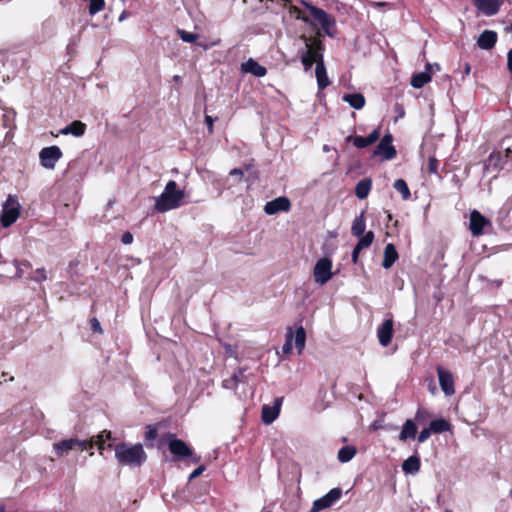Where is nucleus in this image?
<instances>
[{"instance_id":"17","label":"nucleus","mask_w":512,"mask_h":512,"mask_svg":"<svg viewBox=\"0 0 512 512\" xmlns=\"http://www.w3.org/2000/svg\"><path fill=\"white\" fill-rule=\"evenodd\" d=\"M393 335V320L386 319L377 329V337L379 343L386 347L391 342Z\"/></svg>"},{"instance_id":"54","label":"nucleus","mask_w":512,"mask_h":512,"mask_svg":"<svg viewBox=\"0 0 512 512\" xmlns=\"http://www.w3.org/2000/svg\"><path fill=\"white\" fill-rule=\"evenodd\" d=\"M433 69L439 71L440 70V65L438 63L427 64L426 65V70H428L430 73L432 72Z\"/></svg>"},{"instance_id":"42","label":"nucleus","mask_w":512,"mask_h":512,"mask_svg":"<svg viewBox=\"0 0 512 512\" xmlns=\"http://www.w3.org/2000/svg\"><path fill=\"white\" fill-rule=\"evenodd\" d=\"M431 429L430 428H424L421 430V432L418 435V441L420 443H424L431 435Z\"/></svg>"},{"instance_id":"38","label":"nucleus","mask_w":512,"mask_h":512,"mask_svg":"<svg viewBox=\"0 0 512 512\" xmlns=\"http://www.w3.org/2000/svg\"><path fill=\"white\" fill-rule=\"evenodd\" d=\"M177 33H178L179 37L181 38V40L186 43H195L197 41V39L199 38L198 34L191 33V32L185 31V30H181V29H179L177 31Z\"/></svg>"},{"instance_id":"28","label":"nucleus","mask_w":512,"mask_h":512,"mask_svg":"<svg viewBox=\"0 0 512 512\" xmlns=\"http://www.w3.org/2000/svg\"><path fill=\"white\" fill-rule=\"evenodd\" d=\"M430 81L431 73L425 69V71L413 75L410 83L412 87L420 89Z\"/></svg>"},{"instance_id":"1","label":"nucleus","mask_w":512,"mask_h":512,"mask_svg":"<svg viewBox=\"0 0 512 512\" xmlns=\"http://www.w3.org/2000/svg\"><path fill=\"white\" fill-rule=\"evenodd\" d=\"M115 459L122 466L140 467L147 458L142 444L120 443L114 447Z\"/></svg>"},{"instance_id":"27","label":"nucleus","mask_w":512,"mask_h":512,"mask_svg":"<svg viewBox=\"0 0 512 512\" xmlns=\"http://www.w3.org/2000/svg\"><path fill=\"white\" fill-rule=\"evenodd\" d=\"M372 181L369 178L360 180L355 188V194L359 199H365L370 193Z\"/></svg>"},{"instance_id":"40","label":"nucleus","mask_w":512,"mask_h":512,"mask_svg":"<svg viewBox=\"0 0 512 512\" xmlns=\"http://www.w3.org/2000/svg\"><path fill=\"white\" fill-rule=\"evenodd\" d=\"M289 13L291 16L295 17L296 19H300L305 23H309V17L306 16L298 7L296 6H290L289 7Z\"/></svg>"},{"instance_id":"50","label":"nucleus","mask_w":512,"mask_h":512,"mask_svg":"<svg viewBox=\"0 0 512 512\" xmlns=\"http://www.w3.org/2000/svg\"><path fill=\"white\" fill-rule=\"evenodd\" d=\"M437 170V161L434 158L429 159V171L435 173Z\"/></svg>"},{"instance_id":"26","label":"nucleus","mask_w":512,"mask_h":512,"mask_svg":"<svg viewBox=\"0 0 512 512\" xmlns=\"http://www.w3.org/2000/svg\"><path fill=\"white\" fill-rule=\"evenodd\" d=\"M420 458L417 455L408 457L402 464V470L406 474H416L420 470Z\"/></svg>"},{"instance_id":"16","label":"nucleus","mask_w":512,"mask_h":512,"mask_svg":"<svg viewBox=\"0 0 512 512\" xmlns=\"http://www.w3.org/2000/svg\"><path fill=\"white\" fill-rule=\"evenodd\" d=\"M489 224V221L477 210L470 213V231L474 236L481 235L484 227Z\"/></svg>"},{"instance_id":"18","label":"nucleus","mask_w":512,"mask_h":512,"mask_svg":"<svg viewBox=\"0 0 512 512\" xmlns=\"http://www.w3.org/2000/svg\"><path fill=\"white\" fill-rule=\"evenodd\" d=\"M497 41V33L492 30L483 31L477 40V45L484 50L492 49Z\"/></svg>"},{"instance_id":"43","label":"nucleus","mask_w":512,"mask_h":512,"mask_svg":"<svg viewBox=\"0 0 512 512\" xmlns=\"http://www.w3.org/2000/svg\"><path fill=\"white\" fill-rule=\"evenodd\" d=\"M428 417V412L424 409L419 408L416 412L415 418L418 421H425Z\"/></svg>"},{"instance_id":"53","label":"nucleus","mask_w":512,"mask_h":512,"mask_svg":"<svg viewBox=\"0 0 512 512\" xmlns=\"http://www.w3.org/2000/svg\"><path fill=\"white\" fill-rule=\"evenodd\" d=\"M507 68L512 73V51H508L507 53Z\"/></svg>"},{"instance_id":"46","label":"nucleus","mask_w":512,"mask_h":512,"mask_svg":"<svg viewBox=\"0 0 512 512\" xmlns=\"http://www.w3.org/2000/svg\"><path fill=\"white\" fill-rule=\"evenodd\" d=\"M205 470V466L201 465L197 467L189 476V480L195 479L196 477L200 476L203 471Z\"/></svg>"},{"instance_id":"52","label":"nucleus","mask_w":512,"mask_h":512,"mask_svg":"<svg viewBox=\"0 0 512 512\" xmlns=\"http://www.w3.org/2000/svg\"><path fill=\"white\" fill-rule=\"evenodd\" d=\"M362 249H358V246H355L354 249H353V252H352V262L354 264L357 263L358 261V257H359V253Z\"/></svg>"},{"instance_id":"13","label":"nucleus","mask_w":512,"mask_h":512,"mask_svg":"<svg viewBox=\"0 0 512 512\" xmlns=\"http://www.w3.org/2000/svg\"><path fill=\"white\" fill-rule=\"evenodd\" d=\"M302 3L307 7L313 18L318 21L326 33L330 35L329 29L332 24L330 16L323 9L317 8L306 1H302Z\"/></svg>"},{"instance_id":"34","label":"nucleus","mask_w":512,"mask_h":512,"mask_svg":"<svg viewBox=\"0 0 512 512\" xmlns=\"http://www.w3.org/2000/svg\"><path fill=\"white\" fill-rule=\"evenodd\" d=\"M429 428L431 429V431L433 433H442V432H446L450 429V424L445 419H438V420H433L430 423Z\"/></svg>"},{"instance_id":"30","label":"nucleus","mask_w":512,"mask_h":512,"mask_svg":"<svg viewBox=\"0 0 512 512\" xmlns=\"http://www.w3.org/2000/svg\"><path fill=\"white\" fill-rule=\"evenodd\" d=\"M13 266L15 268V274L12 276L13 279L22 278L25 271L32 268V265L28 260H14Z\"/></svg>"},{"instance_id":"7","label":"nucleus","mask_w":512,"mask_h":512,"mask_svg":"<svg viewBox=\"0 0 512 512\" xmlns=\"http://www.w3.org/2000/svg\"><path fill=\"white\" fill-rule=\"evenodd\" d=\"M313 276L317 284H326L333 276L332 260L327 257L320 258L314 265Z\"/></svg>"},{"instance_id":"36","label":"nucleus","mask_w":512,"mask_h":512,"mask_svg":"<svg viewBox=\"0 0 512 512\" xmlns=\"http://www.w3.org/2000/svg\"><path fill=\"white\" fill-rule=\"evenodd\" d=\"M47 278L48 275L46 269L44 267H41L33 271L28 279L41 284L42 282L46 281Z\"/></svg>"},{"instance_id":"9","label":"nucleus","mask_w":512,"mask_h":512,"mask_svg":"<svg viewBox=\"0 0 512 512\" xmlns=\"http://www.w3.org/2000/svg\"><path fill=\"white\" fill-rule=\"evenodd\" d=\"M341 495L342 490L340 488L331 489L327 494L313 502L310 512H319L323 509L329 508L341 498Z\"/></svg>"},{"instance_id":"33","label":"nucleus","mask_w":512,"mask_h":512,"mask_svg":"<svg viewBox=\"0 0 512 512\" xmlns=\"http://www.w3.org/2000/svg\"><path fill=\"white\" fill-rule=\"evenodd\" d=\"M356 454V448L351 445L342 447L338 451V460L342 463L349 462Z\"/></svg>"},{"instance_id":"3","label":"nucleus","mask_w":512,"mask_h":512,"mask_svg":"<svg viewBox=\"0 0 512 512\" xmlns=\"http://www.w3.org/2000/svg\"><path fill=\"white\" fill-rule=\"evenodd\" d=\"M302 39L305 46L299 51V55L305 71H308L313 64L317 65L319 61H324V45L317 37H302Z\"/></svg>"},{"instance_id":"22","label":"nucleus","mask_w":512,"mask_h":512,"mask_svg":"<svg viewBox=\"0 0 512 512\" xmlns=\"http://www.w3.org/2000/svg\"><path fill=\"white\" fill-rule=\"evenodd\" d=\"M315 76L319 89H324L330 84V81L327 77L324 61H319L317 63L315 68Z\"/></svg>"},{"instance_id":"44","label":"nucleus","mask_w":512,"mask_h":512,"mask_svg":"<svg viewBox=\"0 0 512 512\" xmlns=\"http://www.w3.org/2000/svg\"><path fill=\"white\" fill-rule=\"evenodd\" d=\"M121 242L124 244V245H129L133 242V235L130 233V232H125L123 235H122V238H121Z\"/></svg>"},{"instance_id":"21","label":"nucleus","mask_w":512,"mask_h":512,"mask_svg":"<svg viewBox=\"0 0 512 512\" xmlns=\"http://www.w3.org/2000/svg\"><path fill=\"white\" fill-rule=\"evenodd\" d=\"M86 125L81 121H73L71 124L65 126L60 130V134L62 135H73L75 137H80L85 133Z\"/></svg>"},{"instance_id":"61","label":"nucleus","mask_w":512,"mask_h":512,"mask_svg":"<svg viewBox=\"0 0 512 512\" xmlns=\"http://www.w3.org/2000/svg\"><path fill=\"white\" fill-rule=\"evenodd\" d=\"M445 512H450V511L446 510Z\"/></svg>"},{"instance_id":"41","label":"nucleus","mask_w":512,"mask_h":512,"mask_svg":"<svg viewBox=\"0 0 512 512\" xmlns=\"http://www.w3.org/2000/svg\"><path fill=\"white\" fill-rule=\"evenodd\" d=\"M292 341H293V333H292V330L290 329L287 334H286V340H285V343L284 345L282 346V352L283 353H290L291 350H292Z\"/></svg>"},{"instance_id":"59","label":"nucleus","mask_w":512,"mask_h":512,"mask_svg":"<svg viewBox=\"0 0 512 512\" xmlns=\"http://www.w3.org/2000/svg\"><path fill=\"white\" fill-rule=\"evenodd\" d=\"M123 19H125V15L122 14L120 17H119V20L122 21Z\"/></svg>"},{"instance_id":"24","label":"nucleus","mask_w":512,"mask_h":512,"mask_svg":"<svg viewBox=\"0 0 512 512\" xmlns=\"http://www.w3.org/2000/svg\"><path fill=\"white\" fill-rule=\"evenodd\" d=\"M398 259V253L393 244H387L384 249V259L382 262V266L385 269H389Z\"/></svg>"},{"instance_id":"39","label":"nucleus","mask_w":512,"mask_h":512,"mask_svg":"<svg viewBox=\"0 0 512 512\" xmlns=\"http://www.w3.org/2000/svg\"><path fill=\"white\" fill-rule=\"evenodd\" d=\"M89 1H90V5H89L90 15H95L104 8V5H105L104 0H89Z\"/></svg>"},{"instance_id":"2","label":"nucleus","mask_w":512,"mask_h":512,"mask_svg":"<svg viewBox=\"0 0 512 512\" xmlns=\"http://www.w3.org/2000/svg\"><path fill=\"white\" fill-rule=\"evenodd\" d=\"M185 198V192L179 189L174 180H170L163 190V192L155 198V210L164 213L174 210L182 206Z\"/></svg>"},{"instance_id":"10","label":"nucleus","mask_w":512,"mask_h":512,"mask_svg":"<svg viewBox=\"0 0 512 512\" xmlns=\"http://www.w3.org/2000/svg\"><path fill=\"white\" fill-rule=\"evenodd\" d=\"M393 137L390 133L385 134L377 145L373 155L380 156L383 160H391L396 156V149L392 144Z\"/></svg>"},{"instance_id":"25","label":"nucleus","mask_w":512,"mask_h":512,"mask_svg":"<svg viewBox=\"0 0 512 512\" xmlns=\"http://www.w3.org/2000/svg\"><path fill=\"white\" fill-rule=\"evenodd\" d=\"M417 433V426L411 419H407L403 424L402 430L399 434V439L401 441H406L407 439H414Z\"/></svg>"},{"instance_id":"15","label":"nucleus","mask_w":512,"mask_h":512,"mask_svg":"<svg viewBox=\"0 0 512 512\" xmlns=\"http://www.w3.org/2000/svg\"><path fill=\"white\" fill-rule=\"evenodd\" d=\"M473 3L484 15L493 16L499 11L503 0H473Z\"/></svg>"},{"instance_id":"49","label":"nucleus","mask_w":512,"mask_h":512,"mask_svg":"<svg viewBox=\"0 0 512 512\" xmlns=\"http://www.w3.org/2000/svg\"><path fill=\"white\" fill-rule=\"evenodd\" d=\"M222 386L225 388V389H234L236 387V384L233 382V380L230 379H225L223 380L222 382Z\"/></svg>"},{"instance_id":"31","label":"nucleus","mask_w":512,"mask_h":512,"mask_svg":"<svg viewBox=\"0 0 512 512\" xmlns=\"http://www.w3.org/2000/svg\"><path fill=\"white\" fill-rule=\"evenodd\" d=\"M293 339L295 341V346L298 350V354H301L305 348V342H306V331L302 326H299L296 329Z\"/></svg>"},{"instance_id":"4","label":"nucleus","mask_w":512,"mask_h":512,"mask_svg":"<svg viewBox=\"0 0 512 512\" xmlns=\"http://www.w3.org/2000/svg\"><path fill=\"white\" fill-rule=\"evenodd\" d=\"M168 449L173 455V461L190 460L192 463H198L201 459L184 441L175 438L173 435L169 437Z\"/></svg>"},{"instance_id":"51","label":"nucleus","mask_w":512,"mask_h":512,"mask_svg":"<svg viewBox=\"0 0 512 512\" xmlns=\"http://www.w3.org/2000/svg\"><path fill=\"white\" fill-rule=\"evenodd\" d=\"M156 436H157L156 429L150 427L149 430L146 433V439L152 440V439H155Z\"/></svg>"},{"instance_id":"62","label":"nucleus","mask_w":512,"mask_h":512,"mask_svg":"<svg viewBox=\"0 0 512 512\" xmlns=\"http://www.w3.org/2000/svg\"><path fill=\"white\" fill-rule=\"evenodd\" d=\"M509 51H512V48Z\"/></svg>"},{"instance_id":"23","label":"nucleus","mask_w":512,"mask_h":512,"mask_svg":"<svg viewBox=\"0 0 512 512\" xmlns=\"http://www.w3.org/2000/svg\"><path fill=\"white\" fill-rule=\"evenodd\" d=\"M342 99L356 110L362 109L366 103L365 97L361 93L345 94Z\"/></svg>"},{"instance_id":"55","label":"nucleus","mask_w":512,"mask_h":512,"mask_svg":"<svg viewBox=\"0 0 512 512\" xmlns=\"http://www.w3.org/2000/svg\"><path fill=\"white\" fill-rule=\"evenodd\" d=\"M243 174H244L243 171L241 169H237V168L230 171V175H232V176L242 177Z\"/></svg>"},{"instance_id":"29","label":"nucleus","mask_w":512,"mask_h":512,"mask_svg":"<svg viewBox=\"0 0 512 512\" xmlns=\"http://www.w3.org/2000/svg\"><path fill=\"white\" fill-rule=\"evenodd\" d=\"M366 223H365V217L364 212H361L360 215H358L352 223V234L356 237H360L365 232Z\"/></svg>"},{"instance_id":"14","label":"nucleus","mask_w":512,"mask_h":512,"mask_svg":"<svg viewBox=\"0 0 512 512\" xmlns=\"http://www.w3.org/2000/svg\"><path fill=\"white\" fill-rule=\"evenodd\" d=\"M282 404V398H276L272 406L264 405L262 407V421L264 424L269 425L273 423L280 413V408Z\"/></svg>"},{"instance_id":"35","label":"nucleus","mask_w":512,"mask_h":512,"mask_svg":"<svg viewBox=\"0 0 512 512\" xmlns=\"http://www.w3.org/2000/svg\"><path fill=\"white\" fill-rule=\"evenodd\" d=\"M393 187L396 191H398L402 195V198L404 200H407L410 197V195H411L410 190H409L408 185L405 180L397 179L394 182Z\"/></svg>"},{"instance_id":"45","label":"nucleus","mask_w":512,"mask_h":512,"mask_svg":"<svg viewBox=\"0 0 512 512\" xmlns=\"http://www.w3.org/2000/svg\"><path fill=\"white\" fill-rule=\"evenodd\" d=\"M244 377V372L242 370H238L234 372V374L231 377V380L237 385L238 382L242 381V378Z\"/></svg>"},{"instance_id":"56","label":"nucleus","mask_w":512,"mask_h":512,"mask_svg":"<svg viewBox=\"0 0 512 512\" xmlns=\"http://www.w3.org/2000/svg\"><path fill=\"white\" fill-rule=\"evenodd\" d=\"M371 5L374 7H384V6L388 5V3L387 2H372Z\"/></svg>"},{"instance_id":"8","label":"nucleus","mask_w":512,"mask_h":512,"mask_svg":"<svg viewBox=\"0 0 512 512\" xmlns=\"http://www.w3.org/2000/svg\"><path fill=\"white\" fill-rule=\"evenodd\" d=\"M61 149L56 146L44 147L39 152V161L43 168L53 170L56 163L62 158Z\"/></svg>"},{"instance_id":"47","label":"nucleus","mask_w":512,"mask_h":512,"mask_svg":"<svg viewBox=\"0 0 512 512\" xmlns=\"http://www.w3.org/2000/svg\"><path fill=\"white\" fill-rule=\"evenodd\" d=\"M214 121H215V119H213L211 116H209V115L205 116V123H206V125L208 127V131H209L210 134L213 133Z\"/></svg>"},{"instance_id":"20","label":"nucleus","mask_w":512,"mask_h":512,"mask_svg":"<svg viewBox=\"0 0 512 512\" xmlns=\"http://www.w3.org/2000/svg\"><path fill=\"white\" fill-rule=\"evenodd\" d=\"M242 71L250 73L256 77H263L266 75L267 70L264 66L260 65L254 59L250 58L246 62L242 63Z\"/></svg>"},{"instance_id":"37","label":"nucleus","mask_w":512,"mask_h":512,"mask_svg":"<svg viewBox=\"0 0 512 512\" xmlns=\"http://www.w3.org/2000/svg\"><path fill=\"white\" fill-rule=\"evenodd\" d=\"M374 240V233L372 231H368L365 235H363L356 246H358V249H364L368 248Z\"/></svg>"},{"instance_id":"57","label":"nucleus","mask_w":512,"mask_h":512,"mask_svg":"<svg viewBox=\"0 0 512 512\" xmlns=\"http://www.w3.org/2000/svg\"><path fill=\"white\" fill-rule=\"evenodd\" d=\"M225 350L228 354L230 355H234L233 351H232V348L230 345H225Z\"/></svg>"},{"instance_id":"48","label":"nucleus","mask_w":512,"mask_h":512,"mask_svg":"<svg viewBox=\"0 0 512 512\" xmlns=\"http://www.w3.org/2000/svg\"><path fill=\"white\" fill-rule=\"evenodd\" d=\"M91 327H92V330H93L94 332H99V333H101V331H102V330H101V326H100V322H99L96 318H94V319H92V320H91Z\"/></svg>"},{"instance_id":"58","label":"nucleus","mask_w":512,"mask_h":512,"mask_svg":"<svg viewBox=\"0 0 512 512\" xmlns=\"http://www.w3.org/2000/svg\"><path fill=\"white\" fill-rule=\"evenodd\" d=\"M470 69H471V68H470V65H469V64H466V65H465V73H466V74H469V73H470Z\"/></svg>"},{"instance_id":"60","label":"nucleus","mask_w":512,"mask_h":512,"mask_svg":"<svg viewBox=\"0 0 512 512\" xmlns=\"http://www.w3.org/2000/svg\"><path fill=\"white\" fill-rule=\"evenodd\" d=\"M284 4L288 1V0H281Z\"/></svg>"},{"instance_id":"19","label":"nucleus","mask_w":512,"mask_h":512,"mask_svg":"<svg viewBox=\"0 0 512 512\" xmlns=\"http://www.w3.org/2000/svg\"><path fill=\"white\" fill-rule=\"evenodd\" d=\"M380 133L378 129L373 130L367 137L362 136H349L347 138L348 141L353 140V144L357 148H365L373 143H375L379 139Z\"/></svg>"},{"instance_id":"32","label":"nucleus","mask_w":512,"mask_h":512,"mask_svg":"<svg viewBox=\"0 0 512 512\" xmlns=\"http://www.w3.org/2000/svg\"><path fill=\"white\" fill-rule=\"evenodd\" d=\"M111 438V432L108 430H103L96 437H92L90 440H93V446L96 445L100 454H103V450L105 448V441Z\"/></svg>"},{"instance_id":"12","label":"nucleus","mask_w":512,"mask_h":512,"mask_svg":"<svg viewBox=\"0 0 512 512\" xmlns=\"http://www.w3.org/2000/svg\"><path fill=\"white\" fill-rule=\"evenodd\" d=\"M291 209V202L287 197H277L264 206V212L268 215H274L278 212H288Z\"/></svg>"},{"instance_id":"5","label":"nucleus","mask_w":512,"mask_h":512,"mask_svg":"<svg viewBox=\"0 0 512 512\" xmlns=\"http://www.w3.org/2000/svg\"><path fill=\"white\" fill-rule=\"evenodd\" d=\"M93 448V440H81L78 438L63 439L53 444V449L58 457H63L75 449L88 450Z\"/></svg>"},{"instance_id":"11","label":"nucleus","mask_w":512,"mask_h":512,"mask_svg":"<svg viewBox=\"0 0 512 512\" xmlns=\"http://www.w3.org/2000/svg\"><path fill=\"white\" fill-rule=\"evenodd\" d=\"M437 375L441 390L446 396H452L455 393L454 377L452 373L440 366L437 367Z\"/></svg>"},{"instance_id":"6","label":"nucleus","mask_w":512,"mask_h":512,"mask_svg":"<svg viewBox=\"0 0 512 512\" xmlns=\"http://www.w3.org/2000/svg\"><path fill=\"white\" fill-rule=\"evenodd\" d=\"M20 205L15 196L9 195L6 201L3 203L1 224L3 227H9L19 217Z\"/></svg>"}]
</instances>
